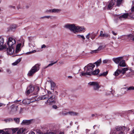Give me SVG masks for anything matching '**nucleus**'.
I'll list each match as a JSON object with an SVG mask.
<instances>
[{
	"label": "nucleus",
	"instance_id": "nucleus-24",
	"mask_svg": "<svg viewBox=\"0 0 134 134\" xmlns=\"http://www.w3.org/2000/svg\"><path fill=\"white\" fill-rule=\"evenodd\" d=\"M68 113L71 116H76L78 114V113L73 111H69Z\"/></svg>",
	"mask_w": 134,
	"mask_h": 134
},
{
	"label": "nucleus",
	"instance_id": "nucleus-32",
	"mask_svg": "<svg viewBox=\"0 0 134 134\" xmlns=\"http://www.w3.org/2000/svg\"><path fill=\"white\" fill-rule=\"evenodd\" d=\"M77 37L79 38H81L82 39V41H84L85 38L84 36L83 35H77Z\"/></svg>",
	"mask_w": 134,
	"mask_h": 134
},
{
	"label": "nucleus",
	"instance_id": "nucleus-51",
	"mask_svg": "<svg viewBox=\"0 0 134 134\" xmlns=\"http://www.w3.org/2000/svg\"><path fill=\"white\" fill-rule=\"evenodd\" d=\"M9 7L10 8H13V9H15V7L14 6H12V5H10L9 6Z\"/></svg>",
	"mask_w": 134,
	"mask_h": 134
},
{
	"label": "nucleus",
	"instance_id": "nucleus-14",
	"mask_svg": "<svg viewBox=\"0 0 134 134\" xmlns=\"http://www.w3.org/2000/svg\"><path fill=\"white\" fill-rule=\"evenodd\" d=\"M129 16L128 13H125L121 16H120L118 18L121 20H122V18L126 19Z\"/></svg>",
	"mask_w": 134,
	"mask_h": 134
},
{
	"label": "nucleus",
	"instance_id": "nucleus-61",
	"mask_svg": "<svg viewBox=\"0 0 134 134\" xmlns=\"http://www.w3.org/2000/svg\"><path fill=\"white\" fill-rule=\"evenodd\" d=\"M112 33L114 35H117V33H116L114 31H112Z\"/></svg>",
	"mask_w": 134,
	"mask_h": 134
},
{
	"label": "nucleus",
	"instance_id": "nucleus-48",
	"mask_svg": "<svg viewBox=\"0 0 134 134\" xmlns=\"http://www.w3.org/2000/svg\"><path fill=\"white\" fill-rule=\"evenodd\" d=\"M130 17H132L134 19V13H130Z\"/></svg>",
	"mask_w": 134,
	"mask_h": 134
},
{
	"label": "nucleus",
	"instance_id": "nucleus-41",
	"mask_svg": "<svg viewBox=\"0 0 134 134\" xmlns=\"http://www.w3.org/2000/svg\"><path fill=\"white\" fill-rule=\"evenodd\" d=\"M127 90H134V86H131L127 88Z\"/></svg>",
	"mask_w": 134,
	"mask_h": 134
},
{
	"label": "nucleus",
	"instance_id": "nucleus-35",
	"mask_svg": "<svg viewBox=\"0 0 134 134\" xmlns=\"http://www.w3.org/2000/svg\"><path fill=\"white\" fill-rule=\"evenodd\" d=\"M23 103L26 104H29L30 102H29V100L27 99H26L23 100Z\"/></svg>",
	"mask_w": 134,
	"mask_h": 134
},
{
	"label": "nucleus",
	"instance_id": "nucleus-27",
	"mask_svg": "<svg viewBox=\"0 0 134 134\" xmlns=\"http://www.w3.org/2000/svg\"><path fill=\"white\" fill-rule=\"evenodd\" d=\"M80 70L79 68L78 67H76L75 68H74L73 69V70L77 74L79 73V71Z\"/></svg>",
	"mask_w": 134,
	"mask_h": 134
},
{
	"label": "nucleus",
	"instance_id": "nucleus-43",
	"mask_svg": "<svg viewBox=\"0 0 134 134\" xmlns=\"http://www.w3.org/2000/svg\"><path fill=\"white\" fill-rule=\"evenodd\" d=\"M36 92L35 94L36 95L38 93V91H39L40 88L39 87H37L36 88Z\"/></svg>",
	"mask_w": 134,
	"mask_h": 134
},
{
	"label": "nucleus",
	"instance_id": "nucleus-5",
	"mask_svg": "<svg viewBox=\"0 0 134 134\" xmlns=\"http://www.w3.org/2000/svg\"><path fill=\"white\" fill-rule=\"evenodd\" d=\"M95 66V65L94 64L92 63H90L86 66H85L84 67V69L87 67V71L88 72V74L89 75H91V73L93 71V68Z\"/></svg>",
	"mask_w": 134,
	"mask_h": 134
},
{
	"label": "nucleus",
	"instance_id": "nucleus-28",
	"mask_svg": "<svg viewBox=\"0 0 134 134\" xmlns=\"http://www.w3.org/2000/svg\"><path fill=\"white\" fill-rule=\"evenodd\" d=\"M61 10L60 9H52V13H58L61 11Z\"/></svg>",
	"mask_w": 134,
	"mask_h": 134
},
{
	"label": "nucleus",
	"instance_id": "nucleus-55",
	"mask_svg": "<svg viewBox=\"0 0 134 134\" xmlns=\"http://www.w3.org/2000/svg\"><path fill=\"white\" fill-rule=\"evenodd\" d=\"M2 134H10L8 131H6L5 132H3Z\"/></svg>",
	"mask_w": 134,
	"mask_h": 134
},
{
	"label": "nucleus",
	"instance_id": "nucleus-23",
	"mask_svg": "<svg viewBox=\"0 0 134 134\" xmlns=\"http://www.w3.org/2000/svg\"><path fill=\"white\" fill-rule=\"evenodd\" d=\"M99 72V69H96L94 70L93 71H92L91 73V75H97Z\"/></svg>",
	"mask_w": 134,
	"mask_h": 134
},
{
	"label": "nucleus",
	"instance_id": "nucleus-29",
	"mask_svg": "<svg viewBox=\"0 0 134 134\" xmlns=\"http://www.w3.org/2000/svg\"><path fill=\"white\" fill-rule=\"evenodd\" d=\"M57 61H56V62H53V63H51V64H49L47 66L44 67V69H45L46 68H47L48 67H49L50 66H52L53 64H55L56 63H57Z\"/></svg>",
	"mask_w": 134,
	"mask_h": 134
},
{
	"label": "nucleus",
	"instance_id": "nucleus-36",
	"mask_svg": "<svg viewBox=\"0 0 134 134\" xmlns=\"http://www.w3.org/2000/svg\"><path fill=\"white\" fill-rule=\"evenodd\" d=\"M108 73V71H106V72H103V73L101 74L100 75V76H106Z\"/></svg>",
	"mask_w": 134,
	"mask_h": 134
},
{
	"label": "nucleus",
	"instance_id": "nucleus-26",
	"mask_svg": "<svg viewBox=\"0 0 134 134\" xmlns=\"http://www.w3.org/2000/svg\"><path fill=\"white\" fill-rule=\"evenodd\" d=\"M51 89L52 90L54 91V87L55 86V84L53 82H51Z\"/></svg>",
	"mask_w": 134,
	"mask_h": 134
},
{
	"label": "nucleus",
	"instance_id": "nucleus-54",
	"mask_svg": "<svg viewBox=\"0 0 134 134\" xmlns=\"http://www.w3.org/2000/svg\"><path fill=\"white\" fill-rule=\"evenodd\" d=\"M47 93L48 94V95L49 96H51V95H52V93L51 91H48Z\"/></svg>",
	"mask_w": 134,
	"mask_h": 134
},
{
	"label": "nucleus",
	"instance_id": "nucleus-42",
	"mask_svg": "<svg viewBox=\"0 0 134 134\" xmlns=\"http://www.w3.org/2000/svg\"><path fill=\"white\" fill-rule=\"evenodd\" d=\"M52 9H49V10H47L45 12V13L47 14H49L52 13Z\"/></svg>",
	"mask_w": 134,
	"mask_h": 134
},
{
	"label": "nucleus",
	"instance_id": "nucleus-7",
	"mask_svg": "<svg viewBox=\"0 0 134 134\" xmlns=\"http://www.w3.org/2000/svg\"><path fill=\"white\" fill-rule=\"evenodd\" d=\"M88 84L90 86H92L94 90H98L100 87L98 83L96 82H90L88 83Z\"/></svg>",
	"mask_w": 134,
	"mask_h": 134
},
{
	"label": "nucleus",
	"instance_id": "nucleus-15",
	"mask_svg": "<svg viewBox=\"0 0 134 134\" xmlns=\"http://www.w3.org/2000/svg\"><path fill=\"white\" fill-rule=\"evenodd\" d=\"M114 4L113 1H111L109 2L108 4V9L109 10L111 9L113 6L114 5Z\"/></svg>",
	"mask_w": 134,
	"mask_h": 134
},
{
	"label": "nucleus",
	"instance_id": "nucleus-63",
	"mask_svg": "<svg viewBox=\"0 0 134 134\" xmlns=\"http://www.w3.org/2000/svg\"><path fill=\"white\" fill-rule=\"evenodd\" d=\"M29 134H35V133L33 131L30 132Z\"/></svg>",
	"mask_w": 134,
	"mask_h": 134
},
{
	"label": "nucleus",
	"instance_id": "nucleus-22",
	"mask_svg": "<svg viewBox=\"0 0 134 134\" xmlns=\"http://www.w3.org/2000/svg\"><path fill=\"white\" fill-rule=\"evenodd\" d=\"M102 63V61L101 59L97 60V61L94 63V64H96L97 66H99Z\"/></svg>",
	"mask_w": 134,
	"mask_h": 134
},
{
	"label": "nucleus",
	"instance_id": "nucleus-18",
	"mask_svg": "<svg viewBox=\"0 0 134 134\" xmlns=\"http://www.w3.org/2000/svg\"><path fill=\"white\" fill-rule=\"evenodd\" d=\"M120 66L125 67L126 66V64L125 63V61L124 60H122L120 61L119 63V64L118 65V66Z\"/></svg>",
	"mask_w": 134,
	"mask_h": 134
},
{
	"label": "nucleus",
	"instance_id": "nucleus-45",
	"mask_svg": "<svg viewBox=\"0 0 134 134\" xmlns=\"http://www.w3.org/2000/svg\"><path fill=\"white\" fill-rule=\"evenodd\" d=\"M52 17H53L54 18H55V16H44V17L45 18H47V19H49V18H50L51 19H52Z\"/></svg>",
	"mask_w": 134,
	"mask_h": 134
},
{
	"label": "nucleus",
	"instance_id": "nucleus-12",
	"mask_svg": "<svg viewBox=\"0 0 134 134\" xmlns=\"http://www.w3.org/2000/svg\"><path fill=\"white\" fill-rule=\"evenodd\" d=\"M18 106L15 105H13L10 107L11 111L13 112H16L17 110Z\"/></svg>",
	"mask_w": 134,
	"mask_h": 134
},
{
	"label": "nucleus",
	"instance_id": "nucleus-37",
	"mask_svg": "<svg viewBox=\"0 0 134 134\" xmlns=\"http://www.w3.org/2000/svg\"><path fill=\"white\" fill-rule=\"evenodd\" d=\"M87 71L86 70V72H82L81 73V74H80V75L81 76H85L86 75H89L88 74Z\"/></svg>",
	"mask_w": 134,
	"mask_h": 134
},
{
	"label": "nucleus",
	"instance_id": "nucleus-4",
	"mask_svg": "<svg viewBox=\"0 0 134 134\" xmlns=\"http://www.w3.org/2000/svg\"><path fill=\"white\" fill-rule=\"evenodd\" d=\"M65 28L69 29L71 31L75 33L76 26L74 24H67L64 26Z\"/></svg>",
	"mask_w": 134,
	"mask_h": 134
},
{
	"label": "nucleus",
	"instance_id": "nucleus-53",
	"mask_svg": "<svg viewBox=\"0 0 134 134\" xmlns=\"http://www.w3.org/2000/svg\"><path fill=\"white\" fill-rule=\"evenodd\" d=\"M22 7L20 6V5H19L17 6V8L18 9L22 8Z\"/></svg>",
	"mask_w": 134,
	"mask_h": 134
},
{
	"label": "nucleus",
	"instance_id": "nucleus-25",
	"mask_svg": "<svg viewBox=\"0 0 134 134\" xmlns=\"http://www.w3.org/2000/svg\"><path fill=\"white\" fill-rule=\"evenodd\" d=\"M126 37L129 39L133 41V38H134V36H133L132 35L130 34L127 36H126Z\"/></svg>",
	"mask_w": 134,
	"mask_h": 134
},
{
	"label": "nucleus",
	"instance_id": "nucleus-10",
	"mask_svg": "<svg viewBox=\"0 0 134 134\" xmlns=\"http://www.w3.org/2000/svg\"><path fill=\"white\" fill-rule=\"evenodd\" d=\"M33 121V119L24 120L22 122L21 124L22 125H29L31 124L32 122Z\"/></svg>",
	"mask_w": 134,
	"mask_h": 134
},
{
	"label": "nucleus",
	"instance_id": "nucleus-3",
	"mask_svg": "<svg viewBox=\"0 0 134 134\" xmlns=\"http://www.w3.org/2000/svg\"><path fill=\"white\" fill-rule=\"evenodd\" d=\"M16 41L15 39L12 37H9L7 41V44L9 47L14 48L16 46Z\"/></svg>",
	"mask_w": 134,
	"mask_h": 134
},
{
	"label": "nucleus",
	"instance_id": "nucleus-9",
	"mask_svg": "<svg viewBox=\"0 0 134 134\" xmlns=\"http://www.w3.org/2000/svg\"><path fill=\"white\" fill-rule=\"evenodd\" d=\"M34 90V88L32 86H30L27 88V90L26 92V94L27 95H28L30 93L33 91Z\"/></svg>",
	"mask_w": 134,
	"mask_h": 134
},
{
	"label": "nucleus",
	"instance_id": "nucleus-20",
	"mask_svg": "<svg viewBox=\"0 0 134 134\" xmlns=\"http://www.w3.org/2000/svg\"><path fill=\"white\" fill-rule=\"evenodd\" d=\"M25 130L23 128H18V130L17 132L18 134H23Z\"/></svg>",
	"mask_w": 134,
	"mask_h": 134
},
{
	"label": "nucleus",
	"instance_id": "nucleus-46",
	"mask_svg": "<svg viewBox=\"0 0 134 134\" xmlns=\"http://www.w3.org/2000/svg\"><path fill=\"white\" fill-rule=\"evenodd\" d=\"M103 48V46H100L98 49H97L98 51V52L99 51L101 50V49Z\"/></svg>",
	"mask_w": 134,
	"mask_h": 134
},
{
	"label": "nucleus",
	"instance_id": "nucleus-6",
	"mask_svg": "<svg viewBox=\"0 0 134 134\" xmlns=\"http://www.w3.org/2000/svg\"><path fill=\"white\" fill-rule=\"evenodd\" d=\"M128 69H129L127 68H124L121 70L119 69H118L115 72L114 75L115 76H117L121 73L124 75L126 71H127Z\"/></svg>",
	"mask_w": 134,
	"mask_h": 134
},
{
	"label": "nucleus",
	"instance_id": "nucleus-2",
	"mask_svg": "<svg viewBox=\"0 0 134 134\" xmlns=\"http://www.w3.org/2000/svg\"><path fill=\"white\" fill-rule=\"evenodd\" d=\"M57 98L55 95L52 94L51 96H49L47 101L45 102L46 104L49 103V104H55L56 102Z\"/></svg>",
	"mask_w": 134,
	"mask_h": 134
},
{
	"label": "nucleus",
	"instance_id": "nucleus-56",
	"mask_svg": "<svg viewBox=\"0 0 134 134\" xmlns=\"http://www.w3.org/2000/svg\"><path fill=\"white\" fill-rule=\"evenodd\" d=\"M103 34V31H101L100 32V34L99 36L100 37H102V35Z\"/></svg>",
	"mask_w": 134,
	"mask_h": 134
},
{
	"label": "nucleus",
	"instance_id": "nucleus-62",
	"mask_svg": "<svg viewBox=\"0 0 134 134\" xmlns=\"http://www.w3.org/2000/svg\"><path fill=\"white\" fill-rule=\"evenodd\" d=\"M131 12H133L134 11V6L131 9Z\"/></svg>",
	"mask_w": 134,
	"mask_h": 134
},
{
	"label": "nucleus",
	"instance_id": "nucleus-60",
	"mask_svg": "<svg viewBox=\"0 0 134 134\" xmlns=\"http://www.w3.org/2000/svg\"><path fill=\"white\" fill-rule=\"evenodd\" d=\"M53 107L54 109H56L57 108V107L56 105H53Z\"/></svg>",
	"mask_w": 134,
	"mask_h": 134
},
{
	"label": "nucleus",
	"instance_id": "nucleus-33",
	"mask_svg": "<svg viewBox=\"0 0 134 134\" xmlns=\"http://www.w3.org/2000/svg\"><path fill=\"white\" fill-rule=\"evenodd\" d=\"M14 120L16 123L18 124L20 122L19 118H15L14 119Z\"/></svg>",
	"mask_w": 134,
	"mask_h": 134
},
{
	"label": "nucleus",
	"instance_id": "nucleus-59",
	"mask_svg": "<svg viewBox=\"0 0 134 134\" xmlns=\"http://www.w3.org/2000/svg\"><path fill=\"white\" fill-rule=\"evenodd\" d=\"M69 114L68 112L64 113H63V115H67Z\"/></svg>",
	"mask_w": 134,
	"mask_h": 134
},
{
	"label": "nucleus",
	"instance_id": "nucleus-11",
	"mask_svg": "<svg viewBox=\"0 0 134 134\" xmlns=\"http://www.w3.org/2000/svg\"><path fill=\"white\" fill-rule=\"evenodd\" d=\"M123 58V57H119L116 58H113V60L116 64H118Z\"/></svg>",
	"mask_w": 134,
	"mask_h": 134
},
{
	"label": "nucleus",
	"instance_id": "nucleus-39",
	"mask_svg": "<svg viewBox=\"0 0 134 134\" xmlns=\"http://www.w3.org/2000/svg\"><path fill=\"white\" fill-rule=\"evenodd\" d=\"M102 37H110L109 35L107 34H103L102 35Z\"/></svg>",
	"mask_w": 134,
	"mask_h": 134
},
{
	"label": "nucleus",
	"instance_id": "nucleus-17",
	"mask_svg": "<svg viewBox=\"0 0 134 134\" xmlns=\"http://www.w3.org/2000/svg\"><path fill=\"white\" fill-rule=\"evenodd\" d=\"M84 30V28L82 27L76 26L75 33L77 32H79Z\"/></svg>",
	"mask_w": 134,
	"mask_h": 134
},
{
	"label": "nucleus",
	"instance_id": "nucleus-8",
	"mask_svg": "<svg viewBox=\"0 0 134 134\" xmlns=\"http://www.w3.org/2000/svg\"><path fill=\"white\" fill-rule=\"evenodd\" d=\"M4 43V39L1 37H0V50L6 49V46L3 45Z\"/></svg>",
	"mask_w": 134,
	"mask_h": 134
},
{
	"label": "nucleus",
	"instance_id": "nucleus-38",
	"mask_svg": "<svg viewBox=\"0 0 134 134\" xmlns=\"http://www.w3.org/2000/svg\"><path fill=\"white\" fill-rule=\"evenodd\" d=\"M18 128H15L12 129V131L13 133H15L17 131H18Z\"/></svg>",
	"mask_w": 134,
	"mask_h": 134
},
{
	"label": "nucleus",
	"instance_id": "nucleus-49",
	"mask_svg": "<svg viewBox=\"0 0 134 134\" xmlns=\"http://www.w3.org/2000/svg\"><path fill=\"white\" fill-rule=\"evenodd\" d=\"M36 52V51L35 50H34L32 51V52H27V53L26 54H31L32 53H34Z\"/></svg>",
	"mask_w": 134,
	"mask_h": 134
},
{
	"label": "nucleus",
	"instance_id": "nucleus-30",
	"mask_svg": "<svg viewBox=\"0 0 134 134\" xmlns=\"http://www.w3.org/2000/svg\"><path fill=\"white\" fill-rule=\"evenodd\" d=\"M59 133V131L58 130H54L53 132L49 133L50 134H58Z\"/></svg>",
	"mask_w": 134,
	"mask_h": 134
},
{
	"label": "nucleus",
	"instance_id": "nucleus-57",
	"mask_svg": "<svg viewBox=\"0 0 134 134\" xmlns=\"http://www.w3.org/2000/svg\"><path fill=\"white\" fill-rule=\"evenodd\" d=\"M7 72L9 74H10L11 72V71L9 69H7Z\"/></svg>",
	"mask_w": 134,
	"mask_h": 134
},
{
	"label": "nucleus",
	"instance_id": "nucleus-44",
	"mask_svg": "<svg viewBox=\"0 0 134 134\" xmlns=\"http://www.w3.org/2000/svg\"><path fill=\"white\" fill-rule=\"evenodd\" d=\"M121 93H122V94H124L125 93V88H123L121 89Z\"/></svg>",
	"mask_w": 134,
	"mask_h": 134
},
{
	"label": "nucleus",
	"instance_id": "nucleus-1",
	"mask_svg": "<svg viewBox=\"0 0 134 134\" xmlns=\"http://www.w3.org/2000/svg\"><path fill=\"white\" fill-rule=\"evenodd\" d=\"M40 64H37L33 66L29 71L27 75L29 76L33 75L36 72L39 70L40 69L39 66Z\"/></svg>",
	"mask_w": 134,
	"mask_h": 134
},
{
	"label": "nucleus",
	"instance_id": "nucleus-21",
	"mask_svg": "<svg viewBox=\"0 0 134 134\" xmlns=\"http://www.w3.org/2000/svg\"><path fill=\"white\" fill-rule=\"evenodd\" d=\"M21 45V43H19L16 45V49L15 50L16 53H17L20 51V47Z\"/></svg>",
	"mask_w": 134,
	"mask_h": 134
},
{
	"label": "nucleus",
	"instance_id": "nucleus-40",
	"mask_svg": "<svg viewBox=\"0 0 134 134\" xmlns=\"http://www.w3.org/2000/svg\"><path fill=\"white\" fill-rule=\"evenodd\" d=\"M20 61V59H18V60L16 61L15 62L13 63L12 64L14 65H16Z\"/></svg>",
	"mask_w": 134,
	"mask_h": 134
},
{
	"label": "nucleus",
	"instance_id": "nucleus-13",
	"mask_svg": "<svg viewBox=\"0 0 134 134\" xmlns=\"http://www.w3.org/2000/svg\"><path fill=\"white\" fill-rule=\"evenodd\" d=\"M14 48H12L11 47H9L7 49V51L8 54L9 55H11L13 53L14 51Z\"/></svg>",
	"mask_w": 134,
	"mask_h": 134
},
{
	"label": "nucleus",
	"instance_id": "nucleus-64",
	"mask_svg": "<svg viewBox=\"0 0 134 134\" xmlns=\"http://www.w3.org/2000/svg\"><path fill=\"white\" fill-rule=\"evenodd\" d=\"M39 134H48V133L47 132L44 133L42 132H40L39 133Z\"/></svg>",
	"mask_w": 134,
	"mask_h": 134
},
{
	"label": "nucleus",
	"instance_id": "nucleus-16",
	"mask_svg": "<svg viewBox=\"0 0 134 134\" xmlns=\"http://www.w3.org/2000/svg\"><path fill=\"white\" fill-rule=\"evenodd\" d=\"M49 96L48 94H46L43 96H41L39 97V100H44L47 99L49 98Z\"/></svg>",
	"mask_w": 134,
	"mask_h": 134
},
{
	"label": "nucleus",
	"instance_id": "nucleus-34",
	"mask_svg": "<svg viewBox=\"0 0 134 134\" xmlns=\"http://www.w3.org/2000/svg\"><path fill=\"white\" fill-rule=\"evenodd\" d=\"M96 35L95 34H94L93 33H92L90 34V37L93 40L94 39L95 37L96 36Z\"/></svg>",
	"mask_w": 134,
	"mask_h": 134
},
{
	"label": "nucleus",
	"instance_id": "nucleus-52",
	"mask_svg": "<svg viewBox=\"0 0 134 134\" xmlns=\"http://www.w3.org/2000/svg\"><path fill=\"white\" fill-rule=\"evenodd\" d=\"M90 34H90V33H88V34L86 35V38L88 39H89L90 38Z\"/></svg>",
	"mask_w": 134,
	"mask_h": 134
},
{
	"label": "nucleus",
	"instance_id": "nucleus-31",
	"mask_svg": "<svg viewBox=\"0 0 134 134\" xmlns=\"http://www.w3.org/2000/svg\"><path fill=\"white\" fill-rule=\"evenodd\" d=\"M13 120L11 118H9L8 119H7L4 120V121L6 122H12L13 121Z\"/></svg>",
	"mask_w": 134,
	"mask_h": 134
},
{
	"label": "nucleus",
	"instance_id": "nucleus-50",
	"mask_svg": "<svg viewBox=\"0 0 134 134\" xmlns=\"http://www.w3.org/2000/svg\"><path fill=\"white\" fill-rule=\"evenodd\" d=\"M109 61V60H104L103 61V63H107Z\"/></svg>",
	"mask_w": 134,
	"mask_h": 134
},
{
	"label": "nucleus",
	"instance_id": "nucleus-47",
	"mask_svg": "<svg viewBox=\"0 0 134 134\" xmlns=\"http://www.w3.org/2000/svg\"><path fill=\"white\" fill-rule=\"evenodd\" d=\"M98 52L97 50L96 49V50H93V51H91L90 52V53L91 54H93V53H97Z\"/></svg>",
	"mask_w": 134,
	"mask_h": 134
},
{
	"label": "nucleus",
	"instance_id": "nucleus-58",
	"mask_svg": "<svg viewBox=\"0 0 134 134\" xmlns=\"http://www.w3.org/2000/svg\"><path fill=\"white\" fill-rule=\"evenodd\" d=\"M46 47V46L45 44H43L41 46V48H45Z\"/></svg>",
	"mask_w": 134,
	"mask_h": 134
},
{
	"label": "nucleus",
	"instance_id": "nucleus-19",
	"mask_svg": "<svg viewBox=\"0 0 134 134\" xmlns=\"http://www.w3.org/2000/svg\"><path fill=\"white\" fill-rule=\"evenodd\" d=\"M124 0H117L116 5L120 7L123 3Z\"/></svg>",
	"mask_w": 134,
	"mask_h": 134
}]
</instances>
